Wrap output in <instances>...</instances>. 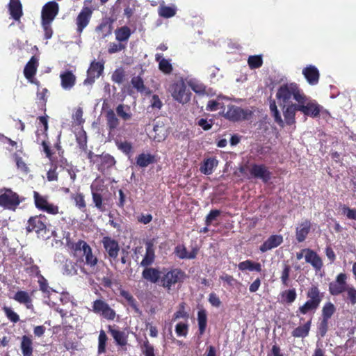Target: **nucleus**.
<instances>
[{"instance_id":"37","label":"nucleus","mask_w":356,"mask_h":356,"mask_svg":"<svg viewBox=\"0 0 356 356\" xmlns=\"http://www.w3.org/2000/svg\"><path fill=\"white\" fill-rule=\"evenodd\" d=\"M38 282L40 286V289L42 291L44 296L45 295L49 296L51 294L53 296L58 297V293L49 286L47 280L42 275H40Z\"/></svg>"},{"instance_id":"25","label":"nucleus","mask_w":356,"mask_h":356,"mask_svg":"<svg viewBox=\"0 0 356 356\" xmlns=\"http://www.w3.org/2000/svg\"><path fill=\"white\" fill-rule=\"evenodd\" d=\"M225 101H229V99L224 96H218L216 99H212L208 102L207 110L209 111H216L221 110L223 113L225 112Z\"/></svg>"},{"instance_id":"10","label":"nucleus","mask_w":356,"mask_h":356,"mask_svg":"<svg viewBox=\"0 0 356 356\" xmlns=\"http://www.w3.org/2000/svg\"><path fill=\"white\" fill-rule=\"evenodd\" d=\"M346 274L341 273L337 275L336 279L329 284V292L332 296H339L345 292L350 285L347 283Z\"/></svg>"},{"instance_id":"1","label":"nucleus","mask_w":356,"mask_h":356,"mask_svg":"<svg viewBox=\"0 0 356 356\" xmlns=\"http://www.w3.org/2000/svg\"><path fill=\"white\" fill-rule=\"evenodd\" d=\"M291 89L290 83L281 86L276 92V98L277 103L282 108L284 120L277 109L275 102L270 104V109L275 121L281 127H284V124L291 125L296 122L295 117L296 111H298L297 103L294 102V99L291 97L289 100L285 101L284 97L285 93Z\"/></svg>"},{"instance_id":"18","label":"nucleus","mask_w":356,"mask_h":356,"mask_svg":"<svg viewBox=\"0 0 356 356\" xmlns=\"http://www.w3.org/2000/svg\"><path fill=\"white\" fill-rule=\"evenodd\" d=\"M102 243L109 257L115 259L120 251L118 243L111 237L104 236L102 238Z\"/></svg>"},{"instance_id":"49","label":"nucleus","mask_w":356,"mask_h":356,"mask_svg":"<svg viewBox=\"0 0 356 356\" xmlns=\"http://www.w3.org/2000/svg\"><path fill=\"white\" fill-rule=\"evenodd\" d=\"M72 198L75 202L76 207H77L81 211H84L86 207L84 196L82 193L72 194Z\"/></svg>"},{"instance_id":"60","label":"nucleus","mask_w":356,"mask_h":356,"mask_svg":"<svg viewBox=\"0 0 356 356\" xmlns=\"http://www.w3.org/2000/svg\"><path fill=\"white\" fill-rule=\"evenodd\" d=\"M341 210L342 213L346 215L348 219L356 220V209H350L348 207L343 205Z\"/></svg>"},{"instance_id":"15","label":"nucleus","mask_w":356,"mask_h":356,"mask_svg":"<svg viewBox=\"0 0 356 356\" xmlns=\"http://www.w3.org/2000/svg\"><path fill=\"white\" fill-rule=\"evenodd\" d=\"M104 70V64L101 62L93 61L91 63L90 66L87 72V78L85 80V83L92 84L95 82V79L99 77Z\"/></svg>"},{"instance_id":"5","label":"nucleus","mask_w":356,"mask_h":356,"mask_svg":"<svg viewBox=\"0 0 356 356\" xmlns=\"http://www.w3.org/2000/svg\"><path fill=\"white\" fill-rule=\"evenodd\" d=\"M168 91L177 102L184 104L191 99V92L186 88L184 81L181 79L170 84Z\"/></svg>"},{"instance_id":"24","label":"nucleus","mask_w":356,"mask_h":356,"mask_svg":"<svg viewBox=\"0 0 356 356\" xmlns=\"http://www.w3.org/2000/svg\"><path fill=\"white\" fill-rule=\"evenodd\" d=\"M61 87L65 90H69L73 88L76 82V76L69 70L61 72L60 74Z\"/></svg>"},{"instance_id":"35","label":"nucleus","mask_w":356,"mask_h":356,"mask_svg":"<svg viewBox=\"0 0 356 356\" xmlns=\"http://www.w3.org/2000/svg\"><path fill=\"white\" fill-rule=\"evenodd\" d=\"M238 268L240 270L244 271L248 270L250 271L260 272L261 270V266L259 263L254 262L251 260H245L240 262L238 264Z\"/></svg>"},{"instance_id":"54","label":"nucleus","mask_w":356,"mask_h":356,"mask_svg":"<svg viewBox=\"0 0 356 356\" xmlns=\"http://www.w3.org/2000/svg\"><path fill=\"white\" fill-rule=\"evenodd\" d=\"M318 305L312 301L307 300L299 308V312L302 314H306L310 311H315Z\"/></svg>"},{"instance_id":"48","label":"nucleus","mask_w":356,"mask_h":356,"mask_svg":"<svg viewBox=\"0 0 356 356\" xmlns=\"http://www.w3.org/2000/svg\"><path fill=\"white\" fill-rule=\"evenodd\" d=\"M248 63L251 69L259 68L262 65L263 60L261 56H250L248 58Z\"/></svg>"},{"instance_id":"8","label":"nucleus","mask_w":356,"mask_h":356,"mask_svg":"<svg viewBox=\"0 0 356 356\" xmlns=\"http://www.w3.org/2000/svg\"><path fill=\"white\" fill-rule=\"evenodd\" d=\"M27 232H35L39 237L48 238L46 235L47 228L44 216L31 217L28 221Z\"/></svg>"},{"instance_id":"41","label":"nucleus","mask_w":356,"mask_h":356,"mask_svg":"<svg viewBox=\"0 0 356 356\" xmlns=\"http://www.w3.org/2000/svg\"><path fill=\"white\" fill-rule=\"evenodd\" d=\"M118 115L124 120H129L131 118L130 108L124 104H120L116 108Z\"/></svg>"},{"instance_id":"29","label":"nucleus","mask_w":356,"mask_h":356,"mask_svg":"<svg viewBox=\"0 0 356 356\" xmlns=\"http://www.w3.org/2000/svg\"><path fill=\"white\" fill-rule=\"evenodd\" d=\"M155 60L159 63V69L164 74H169L172 71V66L170 59L163 58L162 54H156Z\"/></svg>"},{"instance_id":"53","label":"nucleus","mask_w":356,"mask_h":356,"mask_svg":"<svg viewBox=\"0 0 356 356\" xmlns=\"http://www.w3.org/2000/svg\"><path fill=\"white\" fill-rule=\"evenodd\" d=\"M347 295V300L351 305L356 304V289L353 285H349L345 291Z\"/></svg>"},{"instance_id":"40","label":"nucleus","mask_w":356,"mask_h":356,"mask_svg":"<svg viewBox=\"0 0 356 356\" xmlns=\"http://www.w3.org/2000/svg\"><path fill=\"white\" fill-rule=\"evenodd\" d=\"M116 40L120 42L127 41L131 35V30L127 26H122L115 31Z\"/></svg>"},{"instance_id":"55","label":"nucleus","mask_w":356,"mask_h":356,"mask_svg":"<svg viewBox=\"0 0 356 356\" xmlns=\"http://www.w3.org/2000/svg\"><path fill=\"white\" fill-rule=\"evenodd\" d=\"M131 84L138 92H143L145 90L143 81L140 76H134L131 79Z\"/></svg>"},{"instance_id":"42","label":"nucleus","mask_w":356,"mask_h":356,"mask_svg":"<svg viewBox=\"0 0 356 356\" xmlns=\"http://www.w3.org/2000/svg\"><path fill=\"white\" fill-rule=\"evenodd\" d=\"M153 161L154 157L149 154H140L136 159L137 165L142 168L147 167Z\"/></svg>"},{"instance_id":"22","label":"nucleus","mask_w":356,"mask_h":356,"mask_svg":"<svg viewBox=\"0 0 356 356\" xmlns=\"http://www.w3.org/2000/svg\"><path fill=\"white\" fill-rule=\"evenodd\" d=\"M305 252V259L307 263L310 264L316 270L321 269L323 261L320 257L313 250L310 249H304Z\"/></svg>"},{"instance_id":"28","label":"nucleus","mask_w":356,"mask_h":356,"mask_svg":"<svg viewBox=\"0 0 356 356\" xmlns=\"http://www.w3.org/2000/svg\"><path fill=\"white\" fill-rule=\"evenodd\" d=\"M175 252L179 259H192L196 257L197 249L193 248L191 252H188L186 247L183 245H179L175 248Z\"/></svg>"},{"instance_id":"6","label":"nucleus","mask_w":356,"mask_h":356,"mask_svg":"<svg viewBox=\"0 0 356 356\" xmlns=\"http://www.w3.org/2000/svg\"><path fill=\"white\" fill-rule=\"evenodd\" d=\"M248 170L250 177L249 178L260 179L264 183L268 182L270 179V172L264 165L252 164L250 166H243L240 168V172L245 174Z\"/></svg>"},{"instance_id":"56","label":"nucleus","mask_w":356,"mask_h":356,"mask_svg":"<svg viewBox=\"0 0 356 356\" xmlns=\"http://www.w3.org/2000/svg\"><path fill=\"white\" fill-rule=\"evenodd\" d=\"M3 310L6 317L13 323H17L19 321V315L15 312L10 307H4Z\"/></svg>"},{"instance_id":"26","label":"nucleus","mask_w":356,"mask_h":356,"mask_svg":"<svg viewBox=\"0 0 356 356\" xmlns=\"http://www.w3.org/2000/svg\"><path fill=\"white\" fill-rule=\"evenodd\" d=\"M8 11L11 17L18 21L21 18L22 13V6L20 0H10L8 3Z\"/></svg>"},{"instance_id":"2","label":"nucleus","mask_w":356,"mask_h":356,"mask_svg":"<svg viewBox=\"0 0 356 356\" xmlns=\"http://www.w3.org/2000/svg\"><path fill=\"white\" fill-rule=\"evenodd\" d=\"M290 86L291 89L284 95V100L287 101L292 97L297 103L298 111L312 118L318 116L323 107L315 99L306 95L297 83H290Z\"/></svg>"},{"instance_id":"44","label":"nucleus","mask_w":356,"mask_h":356,"mask_svg":"<svg viewBox=\"0 0 356 356\" xmlns=\"http://www.w3.org/2000/svg\"><path fill=\"white\" fill-rule=\"evenodd\" d=\"M336 308L331 302H326L322 309L323 318L329 320L335 312Z\"/></svg>"},{"instance_id":"64","label":"nucleus","mask_w":356,"mask_h":356,"mask_svg":"<svg viewBox=\"0 0 356 356\" xmlns=\"http://www.w3.org/2000/svg\"><path fill=\"white\" fill-rule=\"evenodd\" d=\"M209 302L215 307H219L221 305V301L219 297L215 293H211L209 294Z\"/></svg>"},{"instance_id":"7","label":"nucleus","mask_w":356,"mask_h":356,"mask_svg":"<svg viewBox=\"0 0 356 356\" xmlns=\"http://www.w3.org/2000/svg\"><path fill=\"white\" fill-rule=\"evenodd\" d=\"M19 195L10 189H4L0 194V206L10 210H15L19 204Z\"/></svg>"},{"instance_id":"16","label":"nucleus","mask_w":356,"mask_h":356,"mask_svg":"<svg viewBox=\"0 0 356 356\" xmlns=\"http://www.w3.org/2000/svg\"><path fill=\"white\" fill-rule=\"evenodd\" d=\"M38 66V59L36 57L33 56L26 65L24 70L25 77L29 80V82L36 85H38V81L34 79V76L36 73Z\"/></svg>"},{"instance_id":"34","label":"nucleus","mask_w":356,"mask_h":356,"mask_svg":"<svg viewBox=\"0 0 356 356\" xmlns=\"http://www.w3.org/2000/svg\"><path fill=\"white\" fill-rule=\"evenodd\" d=\"M307 296L309 298L308 300L312 301L319 306L323 297V294L320 292L316 286H312L309 289Z\"/></svg>"},{"instance_id":"59","label":"nucleus","mask_w":356,"mask_h":356,"mask_svg":"<svg viewBox=\"0 0 356 356\" xmlns=\"http://www.w3.org/2000/svg\"><path fill=\"white\" fill-rule=\"evenodd\" d=\"M175 332L179 337H186L188 333V325L184 323H179L175 327Z\"/></svg>"},{"instance_id":"11","label":"nucleus","mask_w":356,"mask_h":356,"mask_svg":"<svg viewBox=\"0 0 356 356\" xmlns=\"http://www.w3.org/2000/svg\"><path fill=\"white\" fill-rule=\"evenodd\" d=\"M92 312L103 316L107 320L112 321L115 317V312L105 301L98 299L93 302Z\"/></svg>"},{"instance_id":"20","label":"nucleus","mask_w":356,"mask_h":356,"mask_svg":"<svg viewBox=\"0 0 356 356\" xmlns=\"http://www.w3.org/2000/svg\"><path fill=\"white\" fill-rule=\"evenodd\" d=\"M92 15V10L88 7H84L76 18L77 31L81 33L87 26Z\"/></svg>"},{"instance_id":"12","label":"nucleus","mask_w":356,"mask_h":356,"mask_svg":"<svg viewBox=\"0 0 356 356\" xmlns=\"http://www.w3.org/2000/svg\"><path fill=\"white\" fill-rule=\"evenodd\" d=\"M38 129L36 131L37 141L38 143H41L42 145L43 146L44 151L47 154V156H49L50 155V151L47 144L45 142V138L47 136L46 132L48 129V122L47 117L40 116L38 118Z\"/></svg>"},{"instance_id":"3","label":"nucleus","mask_w":356,"mask_h":356,"mask_svg":"<svg viewBox=\"0 0 356 356\" xmlns=\"http://www.w3.org/2000/svg\"><path fill=\"white\" fill-rule=\"evenodd\" d=\"M184 275L180 269L163 268L159 284L170 292L176 284L183 282Z\"/></svg>"},{"instance_id":"62","label":"nucleus","mask_w":356,"mask_h":356,"mask_svg":"<svg viewBox=\"0 0 356 356\" xmlns=\"http://www.w3.org/2000/svg\"><path fill=\"white\" fill-rule=\"evenodd\" d=\"M44 302L47 303V305H49V306H54V305H56V302L58 300H60V301H62V298H61L60 295H59L58 293V297L53 296L51 294H49V296L45 295L44 296Z\"/></svg>"},{"instance_id":"38","label":"nucleus","mask_w":356,"mask_h":356,"mask_svg":"<svg viewBox=\"0 0 356 356\" xmlns=\"http://www.w3.org/2000/svg\"><path fill=\"white\" fill-rule=\"evenodd\" d=\"M218 161L216 159L213 158L207 159L200 167V171L204 175H211L213 172V168L216 167Z\"/></svg>"},{"instance_id":"45","label":"nucleus","mask_w":356,"mask_h":356,"mask_svg":"<svg viewBox=\"0 0 356 356\" xmlns=\"http://www.w3.org/2000/svg\"><path fill=\"white\" fill-rule=\"evenodd\" d=\"M188 86L196 93L202 94L205 91V86L204 84L195 79H191L188 81Z\"/></svg>"},{"instance_id":"13","label":"nucleus","mask_w":356,"mask_h":356,"mask_svg":"<svg viewBox=\"0 0 356 356\" xmlns=\"http://www.w3.org/2000/svg\"><path fill=\"white\" fill-rule=\"evenodd\" d=\"M59 7L56 1L47 2L42 9V22L52 23L58 13Z\"/></svg>"},{"instance_id":"57","label":"nucleus","mask_w":356,"mask_h":356,"mask_svg":"<svg viewBox=\"0 0 356 356\" xmlns=\"http://www.w3.org/2000/svg\"><path fill=\"white\" fill-rule=\"evenodd\" d=\"M220 214V211L218 209L211 210L207 216L205 223L207 226L211 225L213 221H216Z\"/></svg>"},{"instance_id":"21","label":"nucleus","mask_w":356,"mask_h":356,"mask_svg":"<svg viewBox=\"0 0 356 356\" xmlns=\"http://www.w3.org/2000/svg\"><path fill=\"white\" fill-rule=\"evenodd\" d=\"M155 259V250L152 242L147 241L145 244V253L140 264L143 267L151 266Z\"/></svg>"},{"instance_id":"17","label":"nucleus","mask_w":356,"mask_h":356,"mask_svg":"<svg viewBox=\"0 0 356 356\" xmlns=\"http://www.w3.org/2000/svg\"><path fill=\"white\" fill-rule=\"evenodd\" d=\"M302 73L309 85L315 86L318 83L320 73L316 66L307 65L302 69Z\"/></svg>"},{"instance_id":"46","label":"nucleus","mask_w":356,"mask_h":356,"mask_svg":"<svg viewBox=\"0 0 356 356\" xmlns=\"http://www.w3.org/2000/svg\"><path fill=\"white\" fill-rule=\"evenodd\" d=\"M91 190H92V200H93V202L95 203V207L99 209L100 211H103V206H102V195L97 193L96 191H95V183H93L92 185H91Z\"/></svg>"},{"instance_id":"9","label":"nucleus","mask_w":356,"mask_h":356,"mask_svg":"<svg viewBox=\"0 0 356 356\" xmlns=\"http://www.w3.org/2000/svg\"><path fill=\"white\" fill-rule=\"evenodd\" d=\"M228 109L224 113V116L231 121H240L248 120L252 115V111L249 109H243L234 105H228Z\"/></svg>"},{"instance_id":"43","label":"nucleus","mask_w":356,"mask_h":356,"mask_svg":"<svg viewBox=\"0 0 356 356\" xmlns=\"http://www.w3.org/2000/svg\"><path fill=\"white\" fill-rule=\"evenodd\" d=\"M198 327L200 334H202L206 329L207 317L204 310H200L197 313Z\"/></svg>"},{"instance_id":"30","label":"nucleus","mask_w":356,"mask_h":356,"mask_svg":"<svg viewBox=\"0 0 356 356\" xmlns=\"http://www.w3.org/2000/svg\"><path fill=\"white\" fill-rule=\"evenodd\" d=\"M177 11V8L175 4L165 6L161 3L158 9L159 15L163 18H170L174 17Z\"/></svg>"},{"instance_id":"63","label":"nucleus","mask_w":356,"mask_h":356,"mask_svg":"<svg viewBox=\"0 0 356 356\" xmlns=\"http://www.w3.org/2000/svg\"><path fill=\"white\" fill-rule=\"evenodd\" d=\"M328 329V320L323 318L318 325V334L323 337L325 335Z\"/></svg>"},{"instance_id":"4","label":"nucleus","mask_w":356,"mask_h":356,"mask_svg":"<svg viewBox=\"0 0 356 356\" xmlns=\"http://www.w3.org/2000/svg\"><path fill=\"white\" fill-rule=\"evenodd\" d=\"M74 257H79L85 264L90 267H95L97 263V258L92 254L90 245L83 241H79L72 245Z\"/></svg>"},{"instance_id":"39","label":"nucleus","mask_w":356,"mask_h":356,"mask_svg":"<svg viewBox=\"0 0 356 356\" xmlns=\"http://www.w3.org/2000/svg\"><path fill=\"white\" fill-rule=\"evenodd\" d=\"M107 125L110 130H113L118 127L120 121L117 118L115 112L110 109L107 111L106 114Z\"/></svg>"},{"instance_id":"36","label":"nucleus","mask_w":356,"mask_h":356,"mask_svg":"<svg viewBox=\"0 0 356 356\" xmlns=\"http://www.w3.org/2000/svg\"><path fill=\"white\" fill-rule=\"evenodd\" d=\"M311 320L308 321L303 325H300L294 329L292 332V336L298 338H305L308 336L310 327H311Z\"/></svg>"},{"instance_id":"33","label":"nucleus","mask_w":356,"mask_h":356,"mask_svg":"<svg viewBox=\"0 0 356 356\" xmlns=\"http://www.w3.org/2000/svg\"><path fill=\"white\" fill-rule=\"evenodd\" d=\"M20 348L23 356H32L33 341L30 337L27 336L22 337Z\"/></svg>"},{"instance_id":"14","label":"nucleus","mask_w":356,"mask_h":356,"mask_svg":"<svg viewBox=\"0 0 356 356\" xmlns=\"http://www.w3.org/2000/svg\"><path fill=\"white\" fill-rule=\"evenodd\" d=\"M34 199L35 206L38 209L46 211L51 214H56L58 212V207L49 203L47 199L40 196L38 193L34 192Z\"/></svg>"},{"instance_id":"51","label":"nucleus","mask_w":356,"mask_h":356,"mask_svg":"<svg viewBox=\"0 0 356 356\" xmlns=\"http://www.w3.org/2000/svg\"><path fill=\"white\" fill-rule=\"evenodd\" d=\"M99 159L101 161V165L104 168H109L115 163L114 158L109 154L102 155Z\"/></svg>"},{"instance_id":"61","label":"nucleus","mask_w":356,"mask_h":356,"mask_svg":"<svg viewBox=\"0 0 356 356\" xmlns=\"http://www.w3.org/2000/svg\"><path fill=\"white\" fill-rule=\"evenodd\" d=\"M124 73L123 70L117 69L112 75V81L117 83H121L124 79Z\"/></svg>"},{"instance_id":"50","label":"nucleus","mask_w":356,"mask_h":356,"mask_svg":"<svg viewBox=\"0 0 356 356\" xmlns=\"http://www.w3.org/2000/svg\"><path fill=\"white\" fill-rule=\"evenodd\" d=\"M141 351L145 356H155L154 348L146 339L141 345Z\"/></svg>"},{"instance_id":"47","label":"nucleus","mask_w":356,"mask_h":356,"mask_svg":"<svg viewBox=\"0 0 356 356\" xmlns=\"http://www.w3.org/2000/svg\"><path fill=\"white\" fill-rule=\"evenodd\" d=\"M107 336L104 331L101 330L98 338V353L101 354L106 351Z\"/></svg>"},{"instance_id":"31","label":"nucleus","mask_w":356,"mask_h":356,"mask_svg":"<svg viewBox=\"0 0 356 356\" xmlns=\"http://www.w3.org/2000/svg\"><path fill=\"white\" fill-rule=\"evenodd\" d=\"M108 331L113 337L117 344L121 346L127 344V336L124 332L114 329L111 326L108 327Z\"/></svg>"},{"instance_id":"58","label":"nucleus","mask_w":356,"mask_h":356,"mask_svg":"<svg viewBox=\"0 0 356 356\" xmlns=\"http://www.w3.org/2000/svg\"><path fill=\"white\" fill-rule=\"evenodd\" d=\"M282 296L284 298L285 301L289 303H292L296 300L297 294L296 290L293 289L283 292Z\"/></svg>"},{"instance_id":"27","label":"nucleus","mask_w":356,"mask_h":356,"mask_svg":"<svg viewBox=\"0 0 356 356\" xmlns=\"http://www.w3.org/2000/svg\"><path fill=\"white\" fill-rule=\"evenodd\" d=\"M311 227L310 221L305 220L302 222L296 228V239L298 242L305 240Z\"/></svg>"},{"instance_id":"52","label":"nucleus","mask_w":356,"mask_h":356,"mask_svg":"<svg viewBox=\"0 0 356 356\" xmlns=\"http://www.w3.org/2000/svg\"><path fill=\"white\" fill-rule=\"evenodd\" d=\"M118 148L126 154H129L132 151V145L131 143L127 141L118 140L116 141Z\"/></svg>"},{"instance_id":"23","label":"nucleus","mask_w":356,"mask_h":356,"mask_svg":"<svg viewBox=\"0 0 356 356\" xmlns=\"http://www.w3.org/2000/svg\"><path fill=\"white\" fill-rule=\"evenodd\" d=\"M283 242L281 235H272L260 246L259 250L262 252H267L277 248Z\"/></svg>"},{"instance_id":"32","label":"nucleus","mask_w":356,"mask_h":356,"mask_svg":"<svg viewBox=\"0 0 356 356\" xmlns=\"http://www.w3.org/2000/svg\"><path fill=\"white\" fill-rule=\"evenodd\" d=\"M14 300L26 305L27 309L33 307L32 300L29 294L24 291H19L14 296Z\"/></svg>"},{"instance_id":"19","label":"nucleus","mask_w":356,"mask_h":356,"mask_svg":"<svg viewBox=\"0 0 356 356\" xmlns=\"http://www.w3.org/2000/svg\"><path fill=\"white\" fill-rule=\"evenodd\" d=\"M161 275V270L158 268H152L149 266L145 267V269L142 273V277L143 279L154 284H159Z\"/></svg>"}]
</instances>
